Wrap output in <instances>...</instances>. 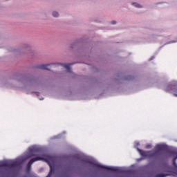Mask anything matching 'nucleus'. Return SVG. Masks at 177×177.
<instances>
[{
    "label": "nucleus",
    "mask_w": 177,
    "mask_h": 177,
    "mask_svg": "<svg viewBox=\"0 0 177 177\" xmlns=\"http://www.w3.org/2000/svg\"><path fill=\"white\" fill-rule=\"evenodd\" d=\"M133 6L136 8H142V6L140 4H138V3H133Z\"/></svg>",
    "instance_id": "nucleus-1"
},
{
    "label": "nucleus",
    "mask_w": 177,
    "mask_h": 177,
    "mask_svg": "<svg viewBox=\"0 0 177 177\" xmlns=\"http://www.w3.org/2000/svg\"><path fill=\"white\" fill-rule=\"evenodd\" d=\"M53 17H59V13L56 11L53 12Z\"/></svg>",
    "instance_id": "nucleus-2"
},
{
    "label": "nucleus",
    "mask_w": 177,
    "mask_h": 177,
    "mask_svg": "<svg viewBox=\"0 0 177 177\" xmlns=\"http://www.w3.org/2000/svg\"><path fill=\"white\" fill-rule=\"evenodd\" d=\"M39 160H42V158H37L36 160H32L30 162V164H32V163L34 162V161H38Z\"/></svg>",
    "instance_id": "nucleus-3"
},
{
    "label": "nucleus",
    "mask_w": 177,
    "mask_h": 177,
    "mask_svg": "<svg viewBox=\"0 0 177 177\" xmlns=\"http://www.w3.org/2000/svg\"><path fill=\"white\" fill-rule=\"evenodd\" d=\"M109 169H113V170H117L115 168L110 167Z\"/></svg>",
    "instance_id": "nucleus-4"
},
{
    "label": "nucleus",
    "mask_w": 177,
    "mask_h": 177,
    "mask_svg": "<svg viewBox=\"0 0 177 177\" xmlns=\"http://www.w3.org/2000/svg\"><path fill=\"white\" fill-rule=\"evenodd\" d=\"M65 67H67V65H65Z\"/></svg>",
    "instance_id": "nucleus-5"
},
{
    "label": "nucleus",
    "mask_w": 177,
    "mask_h": 177,
    "mask_svg": "<svg viewBox=\"0 0 177 177\" xmlns=\"http://www.w3.org/2000/svg\"><path fill=\"white\" fill-rule=\"evenodd\" d=\"M175 96H177V94H175Z\"/></svg>",
    "instance_id": "nucleus-6"
}]
</instances>
